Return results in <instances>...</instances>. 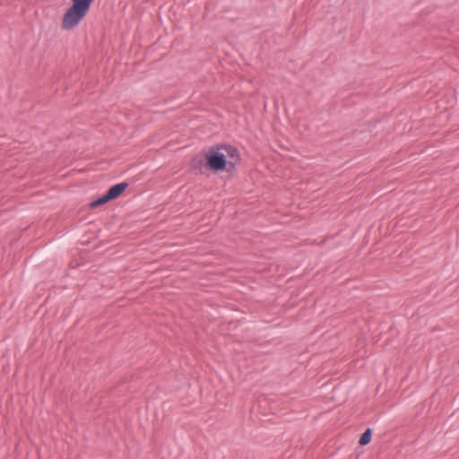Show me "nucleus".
Here are the masks:
<instances>
[{
  "label": "nucleus",
  "instance_id": "f257e3e1",
  "mask_svg": "<svg viewBox=\"0 0 459 459\" xmlns=\"http://www.w3.org/2000/svg\"><path fill=\"white\" fill-rule=\"evenodd\" d=\"M94 0H72V5L63 16L62 29L68 30L76 27L88 13Z\"/></svg>",
  "mask_w": 459,
  "mask_h": 459
},
{
  "label": "nucleus",
  "instance_id": "20e7f679",
  "mask_svg": "<svg viewBox=\"0 0 459 459\" xmlns=\"http://www.w3.org/2000/svg\"><path fill=\"white\" fill-rule=\"evenodd\" d=\"M190 168L195 174H204V170L208 169L206 168L204 156H195L192 158L190 161Z\"/></svg>",
  "mask_w": 459,
  "mask_h": 459
},
{
  "label": "nucleus",
  "instance_id": "39448f33",
  "mask_svg": "<svg viewBox=\"0 0 459 459\" xmlns=\"http://www.w3.org/2000/svg\"><path fill=\"white\" fill-rule=\"evenodd\" d=\"M128 186L129 185L127 182H121V183L112 186L107 191V193L108 194L111 200H114V199L117 198L119 195H121L125 192V190L128 187Z\"/></svg>",
  "mask_w": 459,
  "mask_h": 459
},
{
  "label": "nucleus",
  "instance_id": "7ed1b4c3",
  "mask_svg": "<svg viewBox=\"0 0 459 459\" xmlns=\"http://www.w3.org/2000/svg\"><path fill=\"white\" fill-rule=\"evenodd\" d=\"M221 150L226 152V156L230 158L228 160L229 172H233L236 169L237 164L241 160V157L238 148L231 144H219Z\"/></svg>",
  "mask_w": 459,
  "mask_h": 459
},
{
  "label": "nucleus",
  "instance_id": "f03ea898",
  "mask_svg": "<svg viewBox=\"0 0 459 459\" xmlns=\"http://www.w3.org/2000/svg\"><path fill=\"white\" fill-rule=\"evenodd\" d=\"M206 168L213 172L226 170L229 172L226 154L221 152L219 144L210 147L204 152Z\"/></svg>",
  "mask_w": 459,
  "mask_h": 459
},
{
  "label": "nucleus",
  "instance_id": "423d86ee",
  "mask_svg": "<svg viewBox=\"0 0 459 459\" xmlns=\"http://www.w3.org/2000/svg\"><path fill=\"white\" fill-rule=\"evenodd\" d=\"M111 201V198L109 197L108 194L106 192L104 195H100V197L96 198L92 202L90 203L91 208H96L100 205H103Z\"/></svg>",
  "mask_w": 459,
  "mask_h": 459
},
{
  "label": "nucleus",
  "instance_id": "0eeeda50",
  "mask_svg": "<svg viewBox=\"0 0 459 459\" xmlns=\"http://www.w3.org/2000/svg\"><path fill=\"white\" fill-rule=\"evenodd\" d=\"M371 438H372V430H371V429L368 428L363 432V434L360 436L359 444L360 446H366L371 441Z\"/></svg>",
  "mask_w": 459,
  "mask_h": 459
}]
</instances>
